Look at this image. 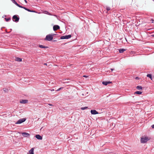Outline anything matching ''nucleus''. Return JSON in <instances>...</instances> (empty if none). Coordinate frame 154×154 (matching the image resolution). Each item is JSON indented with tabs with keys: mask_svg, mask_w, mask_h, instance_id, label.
I'll use <instances>...</instances> for the list:
<instances>
[{
	"mask_svg": "<svg viewBox=\"0 0 154 154\" xmlns=\"http://www.w3.org/2000/svg\"><path fill=\"white\" fill-rule=\"evenodd\" d=\"M53 39L52 35L51 34H48L46 36L45 38V40L50 41L52 40Z\"/></svg>",
	"mask_w": 154,
	"mask_h": 154,
	"instance_id": "nucleus-1",
	"label": "nucleus"
},
{
	"mask_svg": "<svg viewBox=\"0 0 154 154\" xmlns=\"http://www.w3.org/2000/svg\"><path fill=\"white\" fill-rule=\"evenodd\" d=\"M12 19L14 21L17 22L19 21V18L18 17L17 15H15L13 16L12 17Z\"/></svg>",
	"mask_w": 154,
	"mask_h": 154,
	"instance_id": "nucleus-2",
	"label": "nucleus"
},
{
	"mask_svg": "<svg viewBox=\"0 0 154 154\" xmlns=\"http://www.w3.org/2000/svg\"><path fill=\"white\" fill-rule=\"evenodd\" d=\"M71 37V35H64L61 36L60 37V39H68L70 38Z\"/></svg>",
	"mask_w": 154,
	"mask_h": 154,
	"instance_id": "nucleus-3",
	"label": "nucleus"
},
{
	"mask_svg": "<svg viewBox=\"0 0 154 154\" xmlns=\"http://www.w3.org/2000/svg\"><path fill=\"white\" fill-rule=\"evenodd\" d=\"M148 140H149V139L147 137H145L144 138H141L140 141L142 143H144L146 142Z\"/></svg>",
	"mask_w": 154,
	"mask_h": 154,
	"instance_id": "nucleus-4",
	"label": "nucleus"
},
{
	"mask_svg": "<svg viewBox=\"0 0 154 154\" xmlns=\"http://www.w3.org/2000/svg\"><path fill=\"white\" fill-rule=\"evenodd\" d=\"M26 118H23L22 119H19L17 122L16 123V124H21L24 122L26 120Z\"/></svg>",
	"mask_w": 154,
	"mask_h": 154,
	"instance_id": "nucleus-5",
	"label": "nucleus"
},
{
	"mask_svg": "<svg viewBox=\"0 0 154 154\" xmlns=\"http://www.w3.org/2000/svg\"><path fill=\"white\" fill-rule=\"evenodd\" d=\"M23 136L25 137H29L30 135V134L26 132H23L22 133Z\"/></svg>",
	"mask_w": 154,
	"mask_h": 154,
	"instance_id": "nucleus-6",
	"label": "nucleus"
},
{
	"mask_svg": "<svg viewBox=\"0 0 154 154\" xmlns=\"http://www.w3.org/2000/svg\"><path fill=\"white\" fill-rule=\"evenodd\" d=\"M91 112L92 115H96L98 114L99 113L95 110H91Z\"/></svg>",
	"mask_w": 154,
	"mask_h": 154,
	"instance_id": "nucleus-7",
	"label": "nucleus"
},
{
	"mask_svg": "<svg viewBox=\"0 0 154 154\" xmlns=\"http://www.w3.org/2000/svg\"><path fill=\"white\" fill-rule=\"evenodd\" d=\"M60 28L59 26L57 25H55L53 26V29L54 31H56L59 29Z\"/></svg>",
	"mask_w": 154,
	"mask_h": 154,
	"instance_id": "nucleus-8",
	"label": "nucleus"
},
{
	"mask_svg": "<svg viewBox=\"0 0 154 154\" xmlns=\"http://www.w3.org/2000/svg\"><path fill=\"white\" fill-rule=\"evenodd\" d=\"M28 100H21L20 101V103H21L25 104L28 103Z\"/></svg>",
	"mask_w": 154,
	"mask_h": 154,
	"instance_id": "nucleus-9",
	"label": "nucleus"
},
{
	"mask_svg": "<svg viewBox=\"0 0 154 154\" xmlns=\"http://www.w3.org/2000/svg\"><path fill=\"white\" fill-rule=\"evenodd\" d=\"M35 137L38 140H41L42 139V137L39 134H36L35 136Z\"/></svg>",
	"mask_w": 154,
	"mask_h": 154,
	"instance_id": "nucleus-10",
	"label": "nucleus"
},
{
	"mask_svg": "<svg viewBox=\"0 0 154 154\" xmlns=\"http://www.w3.org/2000/svg\"><path fill=\"white\" fill-rule=\"evenodd\" d=\"M102 83L103 85H106L108 84L111 83V82L110 81H103Z\"/></svg>",
	"mask_w": 154,
	"mask_h": 154,
	"instance_id": "nucleus-11",
	"label": "nucleus"
},
{
	"mask_svg": "<svg viewBox=\"0 0 154 154\" xmlns=\"http://www.w3.org/2000/svg\"><path fill=\"white\" fill-rule=\"evenodd\" d=\"M119 53H122L124 51H126V49L122 48V49H119Z\"/></svg>",
	"mask_w": 154,
	"mask_h": 154,
	"instance_id": "nucleus-12",
	"label": "nucleus"
},
{
	"mask_svg": "<svg viewBox=\"0 0 154 154\" xmlns=\"http://www.w3.org/2000/svg\"><path fill=\"white\" fill-rule=\"evenodd\" d=\"M34 148H31V149L29 150V154H34Z\"/></svg>",
	"mask_w": 154,
	"mask_h": 154,
	"instance_id": "nucleus-13",
	"label": "nucleus"
},
{
	"mask_svg": "<svg viewBox=\"0 0 154 154\" xmlns=\"http://www.w3.org/2000/svg\"><path fill=\"white\" fill-rule=\"evenodd\" d=\"M22 58L18 57H16L15 59V60L16 61L18 62H21L22 61Z\"/></svg>",
	"mask_w": 154,
	"mask_h": 154,
	"instance_id": "nucleus-14",
	"label": "nucleus"
},
{
	"mask_svg": "<svg viewBox=\"0 0 154 154\" xmlns=\"http://www.w3.org/2000/svg\"><path fill=\"white\" fill-rule=\"evenodd\" d=\"M38 47L42 48H48V47L47 46H45L42 45H39Z\"/></svg>",
	"mask_w": 154,
	"mask_h": 154,
	"instance_id": "nucleus-15",
	"label": "nucleus"
},
{
	"mask_svg": "<svg viewBox=\"0 0 154 154\" xmlns=\"http://www.w3.org/2000/svg\"><path fill=\"white\" fill-rule=\"evenodd\" d=\"M23 8L24 9H25V10H26L29 11V12H35V11H33L31 10H29V9H28L27 8H26V7H24Z\"/></svg>",
	"mask_w": 154,
	"mask_h": 154,
	"instance_id": "nucleus-16",
	"label": "nucleus"
},
{
	"mask_svg": "<svg viewBox=\"0 0 154 154\" xmlns=\"http://www.w3.org/2000/svg\"><path fill=\"white\" fill-rule=\"evenodd\" d=\"M147 77H149L152 80H153V78L152 77V75L151 74H148L146 75Z\"/></svg>",
	"mask_w": 154,
	"mask_h": 154,
	"instance_id": "nucleus-17",
	"label": "nucleus"
},
{
	"mask_svg": "<svg viewBox=\"0 0 154 154\" xmlns=\"http://www.w3.org/2000/svg\"><path fill=\"white\" fill-rule=\"evenodd\" d=\"M142 93V92L140 91H136L134 93V94H140Z\"/></svg>",
	"mask_w": 154,
	"mask_h": 154,
	"instance_id": "nucleus-18",
	"label": "nucleus"
},
{
	"mask_svg": "<svg viewBox=\"0 0 154 154\" xmlns=\"http://www.w3.org/2000/svg\"><path fill=\"white\" fill-rule=\"evenodd\" d=\"M136 88L138 90H142V87L141 86H137L136 87Z\"/></svg>",
	"mask_w": 154,
	"mask_h": 154,
	"instance_id": "nucleus-19",
	"label": "nucleus"
},
{
	"mask_svg": "<svg viewBox=\"0 0 154 154\" xmlns=\"http://www.w3.org/2000/svg\"><path fill=\"white\" fill-rule=\"evenodd\" d=\"M44 13L45 14H47L49 15H51V14L49 12H48V11H44Z\"/></svg>",
	"mask_w": 154,
	"mask_h": 154,
	"instance_id": "nucleus-20",
	"label": "nucleus"
},
{
	"mask_svg": "<svg viewBox=\"0 0 154 154\" xmlns=\"http://www.w3.org/2000/svg\"><path fill=\"white\" fill-rule=\"evenodd\" d=\"M88 108V107H82L81 108V109L82 110H84L85 109H87Z\"/></svg>",
	"mask_w": 154,
	"mask_h": 154,
	"instance_id": "nucleus-21",
	"label": "nucleus"
},
{
	"mask_svg": "<svg viewBox=\"0 0 154 154\" xmlns=\"http://www.w3.org/2000/svg\"><path fill=\"white\" fill-rule=\"evenodd\" d=\"M12 2L15 4V5H16L17 4V3L16 2L15 0H11Z\"/></svg>",
	"mask_w": 154,
	"mask_h": 154,
	"instance_id": "nucleus-22",
	"label": "nucleus"
},
{
	"mask_svg": "<svg viewBox=\"0 0 154 154\" xmlns=\"http://www.w3.org/2000/svg\"><path fill=\"white\" fill-rule=\"evenodd\" d=\"M5 19L6 21L7 22H8V21L11 20V18L10 17H9L8 18H5Z\"/></svg>",
	"mask_w": 154,
	"mask_h": 154,
	"instance_id": "nucleus-23",
	"label": "nucleus"
},
{
	"mask_svg": "<svg viewBox=\"0 0 154 154\" xmlns=\"http://www.w3.org/2000/svg\"><path fill=\"white\" fill-rule=\"evenodd\" d=\"M17 6H18V7L20 8H23L24 7H23L20 5H19V4H18V3H17V4L16 5Z\"/></svg>",
	"mask_w": 154,
	"mask_h": 154,
	"instance_id": "nucleus-24",
	"label": "nucleus"
},
{
	"mask_svg": "<svg viewBox=\"0 0 154 154\" xmlns=\"http://www.w3.org/2000/svg\"><path fill=\"white\" fill-rule=\"evenodd\" d=\"M106 9L107 11H109L110 10V7L106 6Z\"/></svg>",
	"mask_w": 154,
	"mask_h": 154,
	"instance_id": "nucleus-25",
	"label": "nucleus"
},
{
	"mask_svg": "<svg viewBox=\"0 0 154 154\" xmlns=\"http://www.w3.org/2000/svg\"><path fill=\"white\" fill-rule=\"evenodd\" d=\"M3 90L4 91H5V92H7L8 91V90L7 89L5 88H3Z\"/></svg>",
	"mask_w": 154,
	"mask_h": 154,
	"instance_id": "nucleus-26",
	"label": "nucleus"
},
{
	"mask_svg": "<svg viewBox=\"0 0 154 154\" xmlns=\"http://www.w3.org/2000/svg\"><path fill=\"white\" fill-rule=\"evenodd\" d=\"M63 87H61L59 88H58L57 90H56L57 91H60V90H61V89H63Z\"/></svg>",
	"mask_w": 154,
	"mask_h": 154,
	"instance_id": "nucleus-27",
	"label": "nucleus"
},
{
	"mask_svg": "<svg viewBox=\"0 0 154 154\" xmlns=\"http://www.w3.org/2000/svg\"><path fill=\"white\" fill-rule=\"evenodd\" d=\"M135 79L137 80H138L139 79V78L138 77H137L135 78Z\"/></svg>",
	"mask_w": 154,
	"mask_h": 154,
	"instance_id": "nucleus-28",
	"label": "nucleus"
},
{
	"mask_svg": "<svg viewBox=\"0 0 154 154\" xmlns=\"http://www.w3.org/2000/svg\"><path fill=\"white\" fill-rule=\"evenodd\" d=\"M151 127L152 128H154V125H152L151 126Z\"/></svg>",
	"mask_w": 154,
	"mask_h": 154,
	"instance_id": "nucleus-29",
	"label": "nucleus"
},
{
	"mask_svg": "<svg viewBox=\"0 0 154 154\" xmlns=\"http://www.w3.org/2000/svg\"><path fill=\"white\" fill-rule=\"evenodd\" d=\"M83 77L86 78L88 77V76L85 75H84L83 76Z\"/></svg>",
	"mask_w": 154,
	"mask_h": 154,
	"instance_id": "nucleus-30",
	"label": "nucleus"
},
{
	"mask_svg": "<svg viewBox=\"0 0 154 154\" xmlns=\"http://www.w3.org/2000/svg\"><path fill=\"white\" fill-rule=\"evenodd\" d=\"M48 105L50 106H53V105L49 103V104H48Z\"/></svg>",
	"mask_w": 154,
	"mask_h": 154,
	"instance_id": "nucleus-31",
	"label": "nucleus"
},
{
	"mask_svg": "<svg viewBox=\"0 0 154 154\" xmlns=\"http://www.w3.org/2000/svg\"><path fill=\"white\" fill-rule=\"evenodd\" d=\"M50 90L51 91H54V89H50Z\"/></svg>",
	"mask_w": 154,
	"mask_h": 154,
	"instance_id": "nucleus-32",
	"label": "nucleus"
},
{
	"mask_svg": "<svg viewBox=\"0 0 154 154\" xmlns=\"http://www.w3.org/2000/svg\"><path fill=\"white\" fill-rule=\"evenodd\" d=\"M51 35H52V37H53V36H54V35H56V34H51Z\"/></svg>",
	"mask_w": 154,
	"mask_h": 154,
	"instance_id": "nucleus-33",
	"label": "nucleus"
},
{
	"mask_svg": "<svg viewBox=\"0 0 154 154\" xmlns=\"http://www.w3.org/2000/svg\"><path fill=\"white\" fill-rule=\"evenodd\" d=\"M26 3H27V2L26 0H24Z\"/></svg>",
	"mask_w": 154,
	"mask_h": 154,
	"instance_id": "nucleus-34",
	"label": "nucleus"
},
{
	"mask_svg": "<svg viewBox=\"0 0 154 154\" xmlns=\"http://www.w3.org/2000/svg\"><path fill=\"white\" fill-rule=\"evenodd\" d=\"M151 36L153 37H154V34L151 35Z\"/></svg>",
	"mask_w": 154,
	"mask_h": 154,
	"instance_id": "nucleus-35",
	"label": "nucleus"
},
{
	"mask_svg": "<svg viewBox=\"0 0 154 154\" xmlns=\"http://www.w3.org/2000/svg\"><path fill=\"white\" fill-rule=\"evenodd\" d=\"M110 70L112 71L114 69H110Z\"/></svg>",
	"mask_w": 154,
	"mask_h": 154,
	"instance_id": "nucleus-36",
	"label": "nucleus"
},
{
	"mask_svg": "<svg viewBox=\"0 0 154 154\" xmlns=\"http://www.w3.org/2000/svg\"><path fill=\"white\" fill-rule=\"evenodd\" d=\"M44 65H47V64L46 63H44Z\"/></svg>",
	"mask_w": 154,
	"mask_h": 154,
	"instance_id": "nucleus-37",
	"label": "nucleus"
},
{
	"mask_svg": "<svg viewBox=\"0 0 154 154\" xmlns=\"http://www.w3.org/2000/svg\"><path fill=\"white\" fill-rule=\"evenodd\" d=\"M152 20V23H154V21H153V20Z\"/></svg>",
	"mask_w": 154,
	"mask_h": 154,
	"instance_id": "nucleus-38",
	"label": "nucleus"
},
{
	"mask_svg": "<svg viewBox=\"0 0 154 154\" xmlns=\"http://www.w3.org/2000/svg\"><path fill=\"white\" fill-rule=\"evenodd\" d=\"M53 41H54V42L57 41V40H54Z\"/></svg>",
	"mask_w": 154,
	"mask_h": 154,
	"instance_id": "nucleus-39",
	"label": "nucleus"
}]
</instances>
